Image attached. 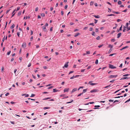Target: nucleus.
<instances>
[{
	"instance_id": "ea45409f",
	"label": "nucleus",
	"mask_w": 130,
	"mask_h": 130,
	"mask_svg": "<svg viewBox=\"0 0 130 130\" xmlns=\"http://www.w3.org/2000/svg\"><path fill=\"white\" fill-rule=\"evenodd\" d=\"M53 86H51V87H48V89H51L52 88H53Z\"/></svg>"
},
{
	"instance_id": "dca6fc26",
	"label": "nucleus",
	"mask_w": 130,
	"mask_h": 130,
	"mask_svg": "<svg viewBox=\"0 0 130 130\" xmlns=\"http://www.w3.org/2000/svg\"><path fill=\"white\" fill-rule=\"evenodd\" d=\"M93 16L96 18H100V17L99 15H93Z\"/></svg>"
},
{
	"instance_id": "0e129e2a",
	"label": "nucleus",
	"mask_w": 130,
	"mask_h": 130,
	"mask_svg": "<svg viewBox=\"0 0 130 130\" xmlns=\"http://www.w3.org/2000/svg\"><path fill=\"white\" fill-rule=\"evenodd\" d=\"M33 37L32 36L31 38H30V40L31 41H32V40H33Z\"/></svg>"
},
{
	"instance_id": "f8f14e48",
	"label": "nucleus",
	"mask_w": 130,
	"mask_h": 130,
	"mask_svg": "<svg viewBox=\"0 0 130 130\" xmlns=\"http://www.w3.org/2000/svg\"><path fill=\"white\" fill-rule=\"evenodd\" d=\"M94 107H95L94 108V109H98V108H96V107H100V105H95L94 106Z\"/></svg>"
},
{
	"instance_id": "0eeeda50",
	"label": "nucleus",
	"mask_w": 130,
	"mask_h": 130,
	"mask_svg": "<svg viewBox=\"0 0 130 130\" xmlns=\"http://www.w3.org/2000/svg\"><path fill=\"white\" fill-rule=\"evenodd\" d=\"M69 88H65L64 90V92H68L69 91Z\"/></svg>"
},
{
	"instance_id": "7c9ffc66",
	"label": "nucleus",
	"mask_w": 130,
	"mask_h": 130,
	"mask_svg": "<svg viewBox=\"0 0 130 130\" xmlns=\"http://www.w3.org/2000/svg\"><path fill=\"white\" fill-rule=\"evenodd\" d=\"M124 29L123 30V32H125V30H126V28L125 27V26H124Z\"/></svg>"
},
{
	"instance_id": "c756f323",
	"label": "nucleus",
	"mask_w": 130,
	"mask_h": 130,
	"mask_svg": "<svg viewBox=\"0 0 130 130\" xmlns=\"http://www.w3.org/2000/svg\"><path fill=\"white\" fill-rule=\"evenodd\" d=\"M112 50L110 48L109 51H108V53L109 54L110 53V52L112 51Z\"/></svg>"
},
{
	"instance_id": "423d86ee",
	"label": "nucleus",
	"mask_w": 130,
	"mask_h": 130,
	"mask_svg": "<svg viewBox=\"0 0 130 130\" xmlns=\"http://www.w3.org/2000/svg\"><path fill=\"white\" fill-rule=\"evenodd\" d=\"M26 44L25 42H24L22 45V46L23 47V48H25L26 47Z\"/></svg>"
},
{
	"instance_id": "79ce46f5",
	"label": "nucleus",
	"mask_w": 130,
	"mask_h": 130,
	"mask_svg": "<svg viewBox=\"0 0 130 130\" xmlns=\"http://www.w3.org/2000/svg\"><path fill=\"white\" fill-rule=\"evenodd\" d=\"M38 7H37L36 8L35 11H38Z\"/></svg>"
},
{
	"instance_id": "9d476101",
	"label": "nucleus",
	"mask_w": 130,
	"mask_h": 130,
	"mask_svg": "<svg viewBox=\"0 0 130 130\" xmlns=\"http://www.w3.org/2000/svg\"><path fill=\"white\" fill-rule=\"evenodd\" d=\"M112 12L113 13H115L117 14L120 13L119 12H116L114 11H112Z\"/></svg>"
},
{
	"instance_id": "4468645a",
	"label": "nucleus",
	"mask_w": 130,
	"mask_h": 130,
	"mask_svg": "<svg viewBox=\"0 0 130 130\" xmlns=\"http://www.w3.org/2000/svg\"><path fill=\"white\" fill-rule=\"evenodd\" d=\"M127 78H128L127 77H122V78H121L120 79V80H123V79H126Z\"/></svg>"
},
{
	"instance_id": "ddd939ff",
	"label": "nucleus",
	"mask_w": 130,
	"mask_h": 130,
	"mask_svg": "<svg viewBox=\"0 0 130 130\" xmlns=\"http://www.w3.org/2000/svg\"><path fill=\"white\" fill-rule=\"evenodd\" d=\"M80 35V33H76V34H75L74 36L75 37H76L78 36V35Z\"/></svg>"
},
{
	"instance_id": "393cba45",
	"label": "nucleus",
	"mask_w": 130,
	"mask_h": 130,
	"mask_svg": "<svg viewBox=\"0 0 130 130\" xmlns=\"http://www.w3.org/2000/svg\"><path fill=\"white\" fill-rule=\"evenodd\" d=\"M100 37L99 36H98L96 38V39L97 40H99L100 39Z\"/></svg>"
},
{
	"instance_id": "6e6d98bb",
	"label": "nucleus",
	"mask_w": 130,
	"mask_h": 130,
	"mask_svg": "<svg viewBox=\"0 0 130 130\" xmlns=\"http://www.w3.org/2000/svg\"><path fill=\"white\" fill-rule=\"evenodd\" d=\"M48 93V92H44L43 93V94H47Z\"/></svg>"
},
{
	"instance_id": "20e7f679",
	"label": "nucleus",
	"mask_w": 130,
	"mask_h": 130,
	"mask_svg": "<svg viewBox=\"0 0 130 130\" xmlns=\"http://www.w3.org/2000/svg\"><path fill=\"white\" fill-rule=\"evenodd\" d=\"M68 63H69L68 62H67L66 63V64H65V65H64V66L63 67V68H64V67H65L66 68H67L68 66Z\"/></svg>"
},
{
	"instance_id": "412c9836",
	"label": "nucleus",
	"mask_w": 130,
	"mask_h": 130,
	"mask_svg": "<svg viewBox=\"0 0 130 130\" xmlns=\"http://www.w3.org/2000/svg\"><path fill=\"white\" fill-rule=\"evenodd\" d=\"M15 26V25L14 24H13L12 26L10 27V28H11V29L13 28Z\"/></svg>"
},
{
	"instance_id": "f03ea898",
	"label": "nucleus",
	"mask_w": 130,
	"mask_h": 130,
	"mask_svg": "<svg viewBox=\"0 0 130 130\" xmlns=\"http://www.w3.org/2000/svg\"><path fill=\"white\" fill-rule=\"evenodd\" d=\"M118 76L117 75H110L109 76V78H111L114 77H117Z\"/></svg>"
},
{
	"instance_id": "a18cd8bd",
	"label": "nucleus",
	"mask_w": 130,
	"mask_h": 130,
	"mask_svg": "<svg viewBox=\"0 0 130 130\" xmlns=\"http://www.w3.org/2000/svg\"><path fill=\"white\" fill-rule=\"evenodd\" d=\"M22 59V58L21 57H20L19 58V59L20 60V62H21Z\"/></svg>"
},
{
	"instance_id": "c03bdc74",
	"label": "nucleus",
	"mask_w": 130,
	"mask_h": 130,
	"mask_svg": "<svg viewBox=\"0 0 130 130\" xmlns=\"http://www.w3.org/2000/svg\"><path fill=\"white\" fill-rule=\"evenodd\" d=\"M10 53H11V51H10L9 52H8L7 54L8 55H9L10 54Z\"/></svg>"
},
{
	"instance_id": "b1692460",
	"label": "nucleus",
	"mask_w": 130,
	"mask_h": 130,
	"mask_svg": "<svg viewBox=\"0 0 130 130\" xmlns=\"http://www.w3.org/2000/svg\"><path fill=\"white\" fill-rule=\"evenodd\" d=\"M53 92H56L58 91V90H57L56 89H53Z\"/></svg>"
},
{
	"instance_id": "f257e3e1",
	"label": "nucleus",
	"mask_w": 130,
	"mask_h": 130,
	"mask_svg": "<svg viewBox=\"0 0 130 130\" xmlns=\"http://www.w3.org/2000/svg\"><path fill=\"white\" fill-rule=\"evenodd\" d=\"M109 67L110 68L113 69L116 68V67H115L114 66L112 65L111 64H109Z\"/></svg>"
},
{
	"instance_id": "a19ab883",
	"label": "nucleus",
	"mask_w": 130,
	"mask_h": 130,
	"mask_svg": "<svg viewBox=\"0 0 130 130\" xmlns=\"http://www.w3.org/2000/svg\"><path fill=\"white\" fill-rule=\"evenodd\" d=\"M95 22H94V23L96 24L97 23V22L98 21V20H96L95 19H94Z\"/></svg>"
},
{
	"instance_id": "58836bf2",
	"label": "nucleus",
	"mask_w": 130,
	"mask_h": 130,
	"mask_svg": "<svg viewBox=\"0 0 130 130\" xmlns=\"http://www.w3.org/2000/svg\"><path fill=\"white\" fill-rule=\"evenodd\" d=\"M20 32H18L17 33V35L18 37H20Z\"/></svg>"
},
{
	"instance_id": "a211bd4d",
	"label": "nucleus",
	"mask_w": 130,
	"mask_h": 130,
	"mask_svg": "<svg viewBox=\"0 0 130 130\" xmlns=\"http://www.w3.org/2000/svg\"><path fill=\"white\" fill-rule=\"evenodd\" d=\"M129 24H128V23H126V25H125V27L126 28H128V25Z\"/></svg>"
},
{
	"instance_id": "cd10ccee",
	"label": "nucleus",
	"mask_w": 130,
	"mask_h": 130,
	"mask_svg": "<svg viewBox=\"0 0 130 130\" xmlns=\"http://www.w3.org/2000/svg\"><path fill=\"white\" fill-rule=\"evenodd\" d=\"M86 54L89 55V54H90V52L89 51H86Z\"/></svg>"
},
{
	"instance_id": "09e8293b",
	"label": "nucleus",
	"mask_w": 130,
	"mask_h": 130,
	"mask_svg": "<svg viewBox=\"0 0 130 130\" xmlns=\"http://www.w3.org/2000/svg\"><path fill=\"white\" fill-rule=\"evenodd\" d=\"M9 92H7L5 94V95L6 96H7L9 95Z\"/></svg>"
},
{
	"instance_id": "4be33fe9",
	"label": "nucleus",
	"mask_w": 130,
	"mask_h": 130,
	"mask_svg": "<svg viewBox=\"0 0 130 130\" xmlns=\"http://www.w3.org/2000/svg\"><path fill=\"white\" fill-rule=\"evenodd\" d=\"M87 89H84L83 90V92L82 93H83H83H84L85 92H86L87 91Z\"/></svg>"
},
{
	"instance_id": "f3484780",
	"label": "nucleus",
	"mask_w": 130,
	"mask_h": 130,
	"mask_svg": "<svg viewBox=\"0 0 130 130\" xmlns=\"http://www.w3.org/2000/svg\"><path fill=\"white\" fill-rule=\"evenodd\" d=\"M21 13H22V11H19L18 12V16H20L21 15Z\"/></svg>"
},
{
	"instance_id": "49530a36",
	"label": "nucleus",
	"mask_w": 130,
	"mask_h": 130,
	"mask_svg": "<svg viewBox=\"0 0 130 130\" xmlns=\"http://www.w3.org/2000/svg\"><path fill=\"white\" fill-rule=\"evenodd\" d=\"M129 75V74H125V75H124L123 76H128Z\"/></svg>"
},
{
	"instance_id": "f704fd0d",
	"label": "nucleus",
	"mask_w": 130,
	"mask_h": 130,
	"mask_svg": "<svg viewBox=\"0 0 130 130\" xmlns=\"http://www.w3.org/2000/svg\"><path fill=\"white\" fill-rule=\"evenodd\" d=\"M51 98V97H48V98H46L44 99L43 100H48V99H50Z\"/></svg>"
},
{
	"instance_id": "603ef678",
	"label": "nucleus",
	"mask_w": 130,
	"mask_h": 130,
	"mask_svg": "<svg viewBox=\"0 0 130 130\" xmlns=\"http://www.w3.org/2000/svg\"><path fill=\"white\" fill-rule=\"evenodd\" d=\"M114 54H116L113 53V54H110V55H109V56H112L113 55H114Z\"/></svg>"
},
{
	"instance_id": "680f3d73",
	"label": "nucleus",
	"mask_w": 130,
	"mask_h": 130,
	"mask_svg": "<svg viewBox=\"0 0 130 130\" xmlns=\"http://www.w3.org/2000/svg\"><path fill=\"white\" fill-rule=\"evenodd\" d=\"M99 30H98V28H96L95 29V32H98Z\"/></svg>"
},
{
	"instance_id": "5701e85b",
	"label": "nucleus",
	"mask_w": 130,
	"mask_h": 130,
	"mask_svg": "<svg viewBox=\"0 0 130 130\" xmlns=\"http://www.w3.org/2000/svg\"><path fill=\"white\" fill-rule=\"evenodd\" d=\"M41 15L42 17H45V14H44V13H41Z\"/></svg>"
},
{
	"instance_id": "13d9d810",
	"label": "nucleus",
	"mask_w": 130,
	"mask_h": 130,
	"mask_svg": "<svg viewBox=\"0 0 130 130\" xmlns=\"http://www.w3.org/2000/svg\"><path fill=\"white\" fill-rule=\"evenodd\" d=\"M20 7H18L17 8V10H16L17 11H18L20 10Z\"/></svg>"
},
{
	"instance_id": "e2e57ef3",
	"label": "nucleus",
	"mask_w": 130,
	"mask_h": 130,
	"mask_svg": "<svg viewBox=\"0 0 130 130\" xmlns=\"http://www.w3.org/2000/svg\"><path fill=\"white\" fill-rule=\"evenodd\" d=\"M83 94V93H81L79 94H78L77 95L78 96H80L81 95H82Z\"/></svg>"
},
{
	"instance_id": "864d4df0",
	"label": "nucleus",
	"mask_w": 130,
	"mask_h": 130,
	"mask_svg": "<svg viewBox=\"0 0 130 130\" xmlns=\"http://www.w3.org/2000/svg\"><path fill=\"white\" fill-rule=\"evenodd\" d=\"M43 68L45 69H46L47 68V67L46 66H44L43 67Z\"/></svg>"
},
{
	"instance_id": "052dcab7",
	"label": "nucleus",
	"mask_w": 130,
	"mask_h": 130,
	"mask_svg": "<svg viewBox=\"0 0 130 130\" xmlns=\"http://www.w3.org/2000/svg\"><path fill=\"white\" fill-rule=\"evenodd\" d=\"M110 85H109L107 86H106L104 88H108V87H109L110 86Z\"/></svg>"
},
{
	"instance_id": "4d7b16f0",
	"label": "nucleus",
	"mask_w": 130,
	"mask_h": 130,
	"mask_svg": "<svg viewBox=\"0 0 130 130\" xmlns=\"http://www.w3.org/2000/svg\"><path fill=\"white\" fill-rule=\"evenodd\" d=\"M68 5H66L65 6V7H64V8H65V9H67V7H68Z\"/></svg>"
},
{
	"instance_id": "774afa93",
	"label": "nucleus",
	"mask_w": 130,
	"mask_h": 130,
	"mask_svg": "<svg viewBox=\"0 0 130 130\" xmlns=\"http://www.w3.org/2000/svg\"><path fill=\"white\" fill-rule=\"evenodd\" d=\"M31 65V63H29V64L28 66V67H30Z\"/></svg>"
},
{
	"instance_id": "9b49d317",
	"label": "nucleus",
	"mask_w": 130,
	"mask_h": 130,
	"mask_svg": "<svg viewBox=\"0 0 130 130\" xmlns=\"http://www.w3.org/2000/svg\"><path fill=\"white\" fill-rule=\"evenodd\" d=\"M128 46H125V47H123L120 50L121 51V50H124V49H125V48H128Z\"/></svg>"
},
{
	"instance_id": "37998d69",
	"label": "nucleus",
	"mask_w": 130,
	"mask_h": 130,
	"mask_svg": "<svg viewBox=\"0 0 130 130\" xmlns=\"http://www.w3.org/2000/svg\"><path fill=\"white\" fill-rule=\"evenodd\" d=\"M88 28V27H85L83 29L84 30H86Z\"/></svg>"
},
{
	"instance_id": "4c0bfd02",
	"label": "nucleus",
	"mask_w": 130,
	"mask_h": 130,
	"mask_svg": "<svg viewBox=\"0 0 130 130\" xmlns=\"http://www.w3.org/2000/svg\"><path fill=\"white\" fill-rule=\"evenodd\" d=\"M74 72V71H72L70 72L69 74H70L73 73Z\"/></svg>"
},
{
	"instance_id": "de8ad7c7",
	"label": "nucleus",
	"mask_w": 130,
	"mask_h": 130,
	"mask_svg": "<svg viewBox=\"0 0 130 130\" xmlns=\"http://www.w3.org/2000/svg\"><path fill=\"white\" fill-rule=\"evenodd\" d=\"M96 84V83H91V84H90V85H91L93 86V85H95Z\"/></svg>"
},
{
	"instance_id": "e433bc0d",
	"label": "nucleus",
	"mask_w": 130,
	"mask_h": 130,
	"mask_svg": "<svg viewBox=\"0 0 130 130\" xmlns=\"http://www.w3.org/2000/svg\"><path fill=\"white\" fill-rule=\"evenodd\" d=\"M115 40L114 39H112L111 40V41L112 42H114Z\"/></svg>"
},
{
	"instance_id": "338daca9",
	"label": "nucleus",
	"mask_w": 130,
	"mask_h": 130,
	"mask_svg": "<svg viewBox=\"0 0 130 130\" xmlns=\"http://www.w3.org/2000/svg\"><path fill=\"white\" fill-rule=\"evenodd\" d=\"M93 28L92 27H90L89 28V30L90 31H91L92 30Z\"/></svg>"
},
{
	"instance_id": "aec40b11",
	"label": "nucleus",
	"mask_w": 130,
	"mask_h": 130,
	"mask_svg": "<svg viewBox=\"0 0 130 130\" xmlns=\"http://www.w3.org/2000/svg\"><path fill=\"white\" fill-rule=\"evenodd\" d=\"M108 47H110L111 48L113 47V46L112 45L109 44L108 45Z\"/></svg>"
},
{
	"instance_id": "a878e982",
	"label": "nucleus",
	"mask_w": 130,
	"mask_h": 130,
	"mask_svg": "<svg viewBox=\"0 0 130 130\" xmlns=\"http://www.w3.org/2000/svg\"><path fill=\"white\" fill-rule=\"evenodd\" d=\"M93 2H92V1H91L90 2V5L91 6H92V5H93Z\"/></svg>"
},
{
	"instance_id": "2eb2a0df",
	"label": "nucleus",
	"mask_w": 130,
	"mask_h": 130,
	"mask_svg": "<svg viewBox=\"0 0 130 130\" xmlns=\"http://www.w3.org/2000/svg\"><path fill=\"white\" fill-rule=\"evenodd\" d=\"M115 15L113 14H110L107 15V16H115Z\"/></svg>"
},
{
	"instance_id": "5fc2aeb1",
	"label": "nucleus",
	"mask_w": 130,
	"mask_h": 130,
	"mask_svg": "<svg viewBox=\"0 0 130 130\" xmlns=\"http://www.w3.org/2000/svg\"><path fill=\"white\" fill-rule=\"evenodd\" d=\"M61 15H63V11H61Z\"/></svg>"
},
{
	"instance_id": "72a5a7b5",
	"label": "nucleus",
	"mask_w": 130,
	"mask_h": 130,
	"mask_svg": "<svg viewBox=\"0 0 130 130\" xmlns=\"http://www.w3.org/2000/svg\"><path fill=\"white\" fill-rule=\"evenodd\" d=\"M91 34L92 35L95 36V32L93 31H92V33Z\"/></svg>"
},
{
	"instance_id": "69168bd1",
	"label": "nucleus",
	"mask_w": 130,
	"mask_h": 130,
	"mask_svg": "<svg viewBox=\"0 0 130 130\" xmlns=\"http://www.w3.org/2000/svg\"><path fill=\"white\" fill-rule=\"evenodd\" d=\"M109 101L110 102H113V100L110 99L109 100Z\"/></svg>"
},
{
	"instance_id": "3c124183",
	"label": "nucleus",
	"mask_w": 130,
	"mask_h": 130,
	"mask_svg": "<svg viewBox=\"0 0 130 130\" xmlns=\"http://www.w3.org/2000/svg\"><path fill=\"white\" fill-rule=\"evenodd\" d=\"M5 39V36L4 37L3 39H2V41L3 42L4 41Z\"/></svg>"
},
{
	"instance_id": "c9c22d12",
	"label": "nucleus",
	"mask_w": 130,
	"mask_h": 130,
	"mask_svg": "<svg viewBox=\"0 0 130 130\" xmlns=\"http://www.w3.org/2000/svg\"><path fill=\"white\" fill-rule=\"evenodd\" d=\"M35 96V94H31V95L30 97H33L34 96Z\"/></svg>"
},
{
	"instance_id": "c85d7f7f",
	"label": "nucleus",
	"mask_w": 130,
	"mask_h": 130,
	"mask_svg": "<svg viewBox=\"0 0 130 130\" xmlns=\"http://www.w3.org/2000/svg\"><path fill=\"white\" fill-rule=\"evenodd\" d=\"M98 59H96L95 61V63L96 64H98Z\"/></svg>"
},
{
	"instance_id": "6ab92c4d",
	"label": "nucleus",
	"mask_w": 130,
	"mask_h": 130,
	"mask_svg": "<svg viewBox=\"0 0 130 130\" xmlns=\"http://www.w3.org/2000/svg\"><path fill=\"white\" fill-rule=\"evenodd\" d=\"M118 5H121L122 4L121 2L120 1H119L118 2Z\"/></svg>"
},
{
	"instance_id": "7ed1b4c3",
	"label": "nucleus",
	"mask_w": 130,
	"mask_h": 130,
	"mask_svg": "<svg viewBox=\"0 0 130 130\" xmlns=\"http://www.w3.org/2000/svg\"><path fill=\"white\" fill-rule=\"evenodd\" d=\"M98 91H99L97 89H94L91 91L90 92L93 93V92H96Z\"/></svg>"
},
{
	"instance_id": "bf43d9fd",
	"label": "nucleus",
	"mask_w": 130,
	"mask_h": 130,
	"mask_svg": "<svg viewBox=\"0 0 130 130\" xmlns=\"http://www.w3.org/2000/svg\"><path fill=\"white\" fill-rule=\"evenodd\" d=\"M80 75H76L75 76V78L76 77H78Z\"/></svg>"
},
{
	"instance_id": "bb28decb",
	"label": "nucleus",
	"mask_w": 130,
	"mask_h": 130,
	"mask_svg": "<svg viewBox=\"0 0 130 130\" xmlns=\"http://www.w3.org/2000/svg\"><path fill=\"white\" fill-rule=\"evenodd\" d=\"M50 108V107H45L43 108V109L44 110Z\"/></svg>"
},
{
	"instance_id": "6e6552de",
	"label": "nucleus",
	"mask_w": 130,
	"mask_h": 130,
	"mask_svg": "<svg viewBox=\"0 0 130 130\" xmlns=\"http://www.w3.org/2000/svg\"><path fill=\"white\" fill-rule=\"evenodd\" d=\"M77 90V88H74L73 89L71 92V93L74 92L75 91H76Z\"/></svg>"
},
{
	"instance_id": "473e14b6",
	"label": "nucleus",
	"mask_w": 130,
	"mask_h": 130,
	"mask_svg": "<svg viewBox=\"0 0 130 130\" xmlns=\"http://www.w3.org/2000/svg\"><path fill=\"white\" fill-rule=\"evenodd\" d=\"M89 25H92L93 26H94V24L93 23H92L89 24Z\"/></svg>"
},
{
	"instance_id": "2f4dec72",
	"label": "nucleus",
	"mask_w": 130,
	"mask_h": 130,
	"mask_svg": "<svg viewBox=\"0 0 130 130\" xmlns=\"http://www.w3.org/2000/svg\"><path fill=\"white\" fill-rule=\"evenodd\" d=\"M103 45V44H102L101 45H100L99 46H98V47L99 48H100L101 47H102Z\"/></svg>"
},
{
	"instance_id": "1a4fd4ad",
	"label": "nucleus",
	"mask_w": 130,
	"mask_h": 130,
	"mask_svg": "<svg viewBox=\"0 0 130 130\" xmlns=\"http://www.w3.org/2000/svg\"><path fill=\"white\" fill-rule=\"evenodd\" d=\"M121 33L120 32L119 33H118L117 34V38H119L120 37V36H121Z\"/></svg>"
},
{
	"instance_id": "39448f33",
	"label": "nucleus",
	"mask_w": 130,
	"mask_h": 130,
	"mask_svg": "<svg viewBox=\"0 0 130 130\" xmlns=\"http://www.w3.org/2000/svg\"><path fill=\"white\" fill-rule=\"evenodd\" d=\"M42 28H43V30L45 32H47V30L46 29V27L45 26H43Z\"/></svg>"
},
{
	"instance_id": "8fccbe9b",
	"label": "nucleus",
	"mask_w": 130,
	"mask_h": 130,
	"mask_svg": "<svg viewBox=\"0 0 130 130\" xmlns=\"http://www.w3.org/2000/svg\"><path fill=\"white\" fill-rule=\"evenodd\" d=\"M74 78H75V76H74V75H73L72 77H70V79H73Z\"/></svg>"
}]
</instances>
